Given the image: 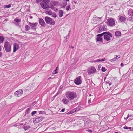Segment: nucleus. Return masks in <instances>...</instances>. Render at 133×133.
<instances>
[{
	"label": "nucleus",
	"mask_w": 133,
	"mask_h": 133,
	"mask_svg": "<svg viewBox=\"0 0 133 133\" xmlns=\"http://www.w3.org/2000/svg\"><path fill=\"white\" fill-rule=\"evenodd\" d=\"M65 95L67 98L70 100H72L76 98L77 96V95L75 92L71 91L67 92L66 93Z\"/></svg>",
	"instance_id": "1"
},
{
	"label": "nucleus",
	"mask_w": 133,
	"mask_h": 133,
	"mask_svg": "<svg viewBox=\"0 0 133 133\" xmlns=\"http://www.w3.org/2000/svg\"><path fill=\"white\" fill-rule=\"evenodd\" d=\"M103 34H104V39L107 41H109L110 40V36L112 37L113 36L112 34L111 33L107 32H103Z\"/></svg>",
	"instance_id": "2"
},
{
	"label": "nucleus",
	"mask_w": 133,
	"mask_h": 133,
	"mask_svg": "<svg viewBox=\"0 0 133 133\" xmlns=\"http://www.w3.org/2000/svg\"><path fill=\"white\" fill-rule=\"evenodd\" d=\"M45 21L47 24L51 25H54L55 24V21L50 17L46 16L45 17Z\"/></svg>",
	"instance_id": "3"
},
{
	"label": "nucleus",
	"mask_w": 133,
	"mask_h": 133,
	"mask_svg": "<svg viewBox=\"0 0 133 133\" xmlns=\"http://www.w3.org/2000/svg\"><path fill=\"white\" fill-rule=\"evenodd\" d=\"M4 47L6 51L7 52H10L11 51V46L10 43L8 42H5Z\"/></svg>",
	"instance_id": "4"
},
{
	"label": "nucleus",
	"mask_w": 133,
	"mask_h": 133,
	"mask_svg": "<svg viewBox=\"0 0 133 133\" xmlns=\"http://www.w3.org/2000/svg\"><path fill=\"white\" fill-rule=\"evenodd\" d=\"M96 70L94 66H91L87 70L88 73L89 74H94L96 72Z\"/></svg>",
	"instance_id": "5"
},
{
	"label": "nucleus",
	"mask_w": 133,
	"mask_h": 133,
	"mask_svg": "<svg viewBox=\"0 0 133 133\" xmlns=\"http://www.w3.org/2000/svg\"><path fill=\"white\" fill-rule=\"evenodd\" d=\"M102 24H101V25L99 27V30L98 31V33H100L102 31H107V30L106 27V25L104 24L102 25Z\"/></svg>",
	"instance_id": "6"
},
{
	"label": "nucleus",
	"mask_w": 133,
	"mask_h": 133,
	"mask_svg": "<svg viewBox=\"0 0 133 133\" xmlns=\"http://www.w3.org/2000/svg\"><path fill=\"white\" fill-rule=\"evenodd\" d=\"M107 24L110 26H114L115 24L114 20L112 18L109 19L107 20Z\"/></svg>",
	"instance_id": "7"
},
{
	"label": "nucleus",
	"mask_w": 133,
	"mask_h": 133,
	"mask_svg": "<svg viewBox=\"0 0 133 133\" xmlns=\"http://www.w3.org/2000/svg\"><path fill=\"white\" fill-rule=\"evenodd\" d=\"M104 34L103 33L98 34L97 35V37L96 39V41L97 42H102L103 41V39L102 38V37L104 35Z\"/></svg>",
	"instance_id": "8"
},
{
	"label": "nucleus",
	"mask_w": 133,
	"mask_h": 133,
	"mask_svg": "<svg viewBox=\"0 0 133 133\" xmlns=\"http://www.w3.org/2000/svg\"><path fill=\"white\" fill-rule=\"evenodd\" d=\"M48 3H44V2H41L40 3V5L43 9H47L48 8H49V5L48 4Z\"/></svg>",
	"instance_id": "9"
},
{
	"label": "nucleus",
	"mask_w": 133,
	"mask_h": 133,
	"mask_svg": "<svg viewBox=\"0 0 133 133\" xmlns=\"http://www.w3.org/2000/svg\"><path fill=\"white\" fill-rule=\"evenodd\" d=\"M34 119L35 118H34ZM43 119V117L41 116L39 117H38L36 118H35V119H34V123H35L39 122L41 121Z\"/></svg>",
	"instance_id": "10"
},
{
	"label": "nucleus",
	"mask_w": 133,
	"mask_h": 133,
	"mask_svg": "<svg viewBox=\"0 0 133 133\" xmlns=\"http://www.w3.org/2000/svg\"><path fill=\"white\" fill-rule=\"evenodd\" d=\"M23 93V91L21 89H20L15 92L14 94L16 96L19 97L21 96Z\"/></svg>",
	"instance_id": "11"
},
{
	"label": "nucleus",
	"mask_w": 133,
	"mask_h": 133,
	"mask_svg": "<svg viewBox=\"0 0 133 133\" xmlns=\"http://www.w3.org/2000/svg\"><path fill=\"white\" fill-rule=\"evenodd\" d=\"M81 77L79 76L78 77L76 78L74 81V83L76 85H78L80 84L82 82L81 80Z\"/></svg>",
	"instance_id": "12"
},
{
	"label": "nucleus",
	"mask_w": 133,
	"mask_h": 133,
	"mask_svg": "<svg viewBox=\"0 0 133 133\" xmlns=\"http://www.w3.org/2000/svg\"><path fill=\"white\" fill-rule=\"evenodd\" d=\"M39 22L40 24L42 27H44L46 26L44 20L42 18H39Z\"/></svg>",
	"instance_id": "13"
},
{
	"label": "nucleus",
	"mask_w": 133,
	"mask_h": 133,
	"mask_svg": "<svg viewBox=\"0 0 133 133\" xmlns=\"http://www.w3.org/2000/svg\"><path fill=\"white\" fill-rule=\"evenodd\" d=\"M29 25L32 27L31 29L34 30L36 29V27L38 25L37 23L36 22L33 23L29 22Z\"/></svg>",
	"instance_id": "14"
},
{
	"label": "nucleus",
	"mask_w": 133,
	"mask_h": 133,
	"mask_svg": "<svg viewBox=\"0 0 133 133\" xmlns=\"http://www.w3.org/2000/svg\"><path fill=\"white\" fill-rule=\"evenodd\" d=\"M19 46L17 43H15L13 45V52H15L17 50L19 49Z\"/></svg>",
	"instance_id": "15"
},
{
	"label": "nucleus",
	"mask_w": 133,
	"mask_h": 133,
	"mask_svg": "<svg viewBox=\"0 0 133 133\" xmlns=\"http://www.w3.org/2000/svg\"><path fill=\"white\" fill-rule=\"evenodd\" d=\"M119 20L122 22H124L126 20V18L125 17L122 16H119Z\"/></svg>",
	"instance_id": "16"
},
{
	"label": "nucleus",
	"mask_w": 133,
	"mask_h": 133,
	"mask_svg": "<svg viewBox=\"0 0 133 133\" xmlns=\"http://www.w3.org/2000/svg\"><path fill=\"white\" fill-rule=\"evenodd\" d=\"M115 35L117 37H119L121 35V32L119 31H117L115 33Z\"/></svg>",
	"instance_id": "17"
},
{
	"label": "nucleus",
	"mask_w": 133,
	"mask_h": 133,
	"mask_svg": "<svg viewBox=\"0 0 133 133\" xmlns=\"http://www.w3.org/2000/svg\"><path fill=\"white\" fill-rule=\"evenodd\" d=\"M62 102L65 104H67L69 102L68 99L66 98H64L62 99Z\"/></svg>",
	"instance_id": "18"
},
{
	"label": "nucleus",
	"mask_w": 133,
	"mask_h": 133,
	"mask_svg": "<svg viewBox=\"0 0 133 133\" xmlns=\"http://www.w3.org/2000/svg\"><path fill=\"white\" fill-rule=\"evenodd\" d=\"M128 14L129 15L131 16H133V10L131 9H130L128 11Z\"/></svg>",
	"instance_id": "19"
},
{
	"label": "nucleus",
	"mask_w": 133,
	"mask_h": 133,
	"mask_svg": "<svg viewBox=\"0 0 133 133\" xmlns=\"http://www.w3.org/2000/svg\"><path fill=\"white\" fill-rule=\"evenodd\" d=\"M106 59L105 58H104L101 59H99L97 60H96L94 61H93L92 62H100V61H103L106 60Z\"/></svg>",
	"instance_id": "20"
},
{
	"label": "nucleus",
	"mask_w": 133,
	"mask_h": 133,
	"mask_svg": "<svg viewBox=\"0 0 133 133\" xmlns=\"http://www.w3.org/2000/svg\"><path fill=\"white\" fill-rule=\"evenodd\" d=\"M63 14V11L61 10H60L59 11V15L60 17H62Z\"/></svg>",
	"instance_id": "21"
},
{
	"label": "nucleus",
	"mask_w": 133,
	"mask_h": 133,
	"mask_svg": "<svg viewBox=\"0 0 133 133\" xmlns=\"http://www.w3.org/2000/svg\"><path fill=\"white\" fill-rule=\"evenodd\" d=\"M77 110V109L75 108L71 110L70 112L67 113V114H71L75 112Z\"/></svg>",
	"instance_id": "22"
},
{
	"label": "nucleus",
	"mask_w": 133,
	"mask_h": 133,
	"mask_svg": "<svg viewBox=\"0 0 133 133\" xmlns=\"http://www.w3.org/2000/svg\"><path fill=\"white\" fill-rule=\"evenodd\" d=\"M26 124H24V125L23 126V128L25 129V130H27L28 129H29L30 128V126H29L28 125H25Z\"/></svg>",
	"instance_id": "23"
},
{
	"label": "nucleus",
	"mask_w": 133,
	"mask_h": 133,
	"mask_svg": "<svg viewBox=\"0 0 133 133\" xmlns=\"http://www.w3.org/2000/svg\"><path fill=\"white\" fill-rule=\"evenodd\" d=\"M4 38L3 36H0V44L2 43L4 40Z\"/></svg>",
	"instance_id": "24"
},
{
	"label": "nucleus",
	"mask_w": 133,
	"mask_h": 133,
	"mask_svg": "<svg viewBox=\"0 0 133 133\" xmlns=\"http://www.w3.org/2000/svg\"><path fill=\"white\" fill-rule=\"evenodd\" d=\"M58 66H57L55 70H54V71H53V74H56V73H58V72H57V70H58Z\"/></svg>",
	"instance_id": "25"
},
{
	"label": "nucleus",
	"mask_w": 133,
	"mask_h": 133,
	"mask_svg": "<svg viewBox=\"0 0 133 133\" xmlns=\"http://www.w3.org/2000/svg\"><path fill=\"white\" fill-rule=\"evenodd\" d=\"M67 4V2H65L63 3L62 8H64L66 6Z\"/></svg>",
	"instance_id": "26"
},
{
	"label": "nucleus",
	"mask_w": 133,
	"mask_h": 133,
	"mask_svg": "<svg viewBox=\"0 0 133 133\" xmlns=\"http://www.w3.org/2000/svg\"><path fill=\"white\" fill-rule=\"evenodd\" d=\"M25 30L26 31H29L30 29V28L29 27L28 25H26L25 27Z\"/></svg>",
	"instance_id": "27"
},
{
	"label": "nucleus",
	"mask_w": 133,
	"mask_h": 133,
	"mask_svg": "<svg viewBox=\"0 0 133 133\" xmlns=\"http://www.w3.org/2000/svg\"><path fill=\"white\" fill-rule=\"evenodd\" d=\"M14 21L17 23L20 22H21V20L19 19H17L16 18H15L14 19Z\"/></svg>",
	"instance_id": "28"
},
{
	"label": "nucleus",
	"mask_w": 133,
	"mask_h": 133,
	"mask_svg": "<svg viewBox=\"0 0 133 133\" xmlns=\"http://www.w3.org/2000/svg\"><path fill=\"white\" fill-rule=\"evenodd\" d=\"M46 14L50 15H51L52 14V12H51V11H46Z\"/></svg>",
	"instance_id": "29"
},
{
	"label": "nucleus",
	"mask_w": 133,
	"mask_h": 133,
	"mask_svg": "<svg viewBox=\"0 0 133 133\" xmlns=\"http://www.w3.org/2000/svg\"><path fill=\"white\" fill-rule=\"evenodd\" d=\"M101 70H102V71L103 72H105L106 70V69L105 67H102V68L101 69Z\"/></svg>",
	"instance_id": "30"
},
{
	"label": "nucleus",
	"mask_w": 133,
	"mask_h": 133,
	"mask_svg": "<svg viewBox=\"0 0 133 133\" xmlns=\"http://www.w3.org/2000/svg\"><path fill=\"white\" fill-rule=\"evenodd\" d=\"M52 3L54 6H56L58 3V2L57 1H54L52 2Z\"/></svg>",
	"instance_id": "31"
},
{
	"label": "nucleus",
	"mask_w": 133,
	"mask_h": 133,
	"mask_svg": "<svg viewBox=\"0 0 133 133\" xmlns=\"http://www.w3.org/2000/svg\"><path fill=\"white\" fill-rule=\"evenodd\" d=\"M106 84H109L110 86L111 85L112 83L111 82L109 81H106Z\"/></svg>",
	"instance_id": "32"
},
{
	"label": "nucleus",
	"mask_w": 133,
	"mask_h": 133,
	"mask_svg": "<svg viewBox=\"0 0 133 133\" xmlns=\"http://www.w3.org/2000/svg\"><path fill=\"white\" fill-rule=\"evenodd\" d=\"M31 108H28L26 110V113L27 114H28L29 113L30 110L31 109Z\"/></svg>",
	"instance_id": "33"
},
{
	"label": "nucleus",
	"mask_w": 133,
	"mask_h": 133,
	"mask_svg": "<svg viewBox=\"0 0 133 133\" xmlns=\"http://www.w3.org/2000/svg\"><path fill=\"white\" fill-rule=\"evenodd\" d=\"M11 5L10 4H9V5H5L4 6V7L6 8H8L11 7Z\"/></svg>",
	"instance_id": "34"
},
{
	"label": "nucleus",
	"mask_w": 133,
	"mask_h": 133,
	"mask_svg": "<svg viewBox=\"0 0 133 133\" xmlns=\"http://www.w3.org/2000/svg\"><path fill=\"white\" fill-rule=\"evenodd\" d=\"M50 6L49 7V8H51L52 9H54V5H52L51 3L50 4Z\"/></svg>",
	"instance_id": "35"
},
{
	"label": "nucleus",
	"mask_w": 133,
	"mask_h": 133,
	"mask_svg": "<svg viewBox=\"0 0 133 133\" xmlns=\"http://www.w3.org/2000/svg\"><path fill=\"white\" fill-rule=\"evenodd\" d=\"M50 0H43L42 2H44V3H48Z\"/></svg>",
	"instance_id": "36"
},
{
	"label": "nucleus",
	"mask_w": 133,
	"mask_h": 133,
	"mask_svg": "<svg viewBox=\"0 0 133 133\" xmlns=\"http://www.w3.org/2000/svg\"><path fill=\"white\" fill-rule=\"evenodd\" d=\"M117 59V58L116 57H115L114 58H113L111 59L110 61L111 62H112V61H116Z\"/></svg>",
	"instance_id": "37"
},
{
	"label": "nucleus",
	"mask_w": 133,
	"mask_h": 133,
	"mask_svg": "<svg viewBox=\"0 0 133 133\" xmlns=\"http://www.w3.org/2000/svg\"><path fill=\"white\" fill-rule=\"evenodd\" d=\"M39 114H45V113L44 111H40L39 112Z\"/></svg>",
	"instance_id": "38"
},
{
	"label": "nucleus",
	"mask_w": 133,
	"mask_h": 133,
	"mask_svg": "<svg viewBox=\"0 0 133 133\" xmlns=\"http://www.w3.org/2000/svg\"><path fill=\"white\" fill-rule=\"evenodd\" d=\"M37 113V111H33L31 113V114L33 116Z\"/></svg>",
	"instance_id": "39"
},
{
	"label": "nucleus",
	"mask_w": 133,
	"mask_h": 133,
	"mask_svg": "<svg viewBox=\"0 0 133 133\" xmlns=\"http://www.w3.org/2000/svg\"><path fill=\"white\" fill-rule=\"evenodd\" d=\"M70 7V5H68V6H67V7L66 9V10L68 11Z\"/></svg>",
	"instance_id": "40"
},
{
	"label": "nucleus",
	"mask_w": 133,
	"mask_h": 133,
	"mask_svg": "<svg viewBox=\"0 0 133 133\" xmlns=\"http://www.w3.org/2000/svg\"><path fill=\"white\" fill-rule=\"evenodd\" d=\"M52 16L54 18H56L57 17V15L55 13H54L52 15Z\"/></svg>",
	"instance_id": "41"
},
{
	"label": "nucleus",
	"mask_w": 133,
	"mask_h": 133,
	"mask_svg": "<svg viewBox=\"0 0 133 133\" xmlns=\"http://www.w3.org/2000/svg\"><path fill=\"white\" fill-rule=\"evenodd\" d=\"M120 56L119 55H116V57L117 58V59H118V58H120Z\"/></svg>",
	"instance_id": "42"
},
{
	"label": "nucleus",
	"mask_w": 133,
	"mask_h": 133,
	"mask_svg": "<svg viewBox=\"0 0 133 133\" xmlns=\"http://www.w3.org/2000/svg\"><path fill=\"white\" fill-rule=\"evenodd\" d=\"M43 0H36V3H38L39 2H41Z\"/></svg>",
	"instance_id": "43"
},
{
	"label": "nucleus",
	"mask_w": 133,
	"mask_h": 133,
	"mask_svg": "<svg viewBox=\"0 0 133 133\" xmlns=\"http://www.w3.org/2000/svg\"><path fill=\"white\" fill-rule=\"evenodd\" d=\"M101 65H99L98 67V70H99L101 68Z\"/></svg>",
	"instance_id": "44"
},
{
	"label": "nucleus",
	"mask_w": 133,
	"mask_h": 133,
	"mask_svg": "<svg viewBox=\"0 0 133 133\" xmlns=\"http://www.w3.org/2000/svg\"><path fill=\"white\" fill-rule=\"evenodd\" d=\"M129 20L130 21H133V17H130L129 18Z\"/></svg>",
	"instance_id": "45"
},
{
	"label": "nucleus",
	"mask_w": 133,
	"mask_h": 133,
	"mask_svg": "<svg viewBox=\"0 0 133 133\" xmlns=\"http://www.w3.org/2000/svg\"><path fill=\"white\" fill-rule=\"evenodd\" d=\"M53 10L55 11H56L58 10V9L55 7H54V9Z\"/></svg>",
	"instance_id": "46"
},
{
	"label": "nucleus",
	"mask_w": 133,
	"mask_h": 133,
	"mask_svg": "<svg viewBox=\"0 0 133 133\" xmlns=\"http://www.w3.org/2000/svg\"><path fill=\"white\" fill-rule=\"evenodd\" d=\"M59 94L58 92L54 96V97L55 98L56 96H57Z\"/></svg>",
	"instance_id": "47"
},
{
	"label": "nucleus",
	"mask_w": 133,
	"mask_h": 133,
	"mask_svg": "<svg viewBox=\"0 0 133 133\" xmlns=\"http://www.w3.org/2000/svg\"><path fill=\"white\" fill-rule=\"evenodd\" d=\"M87 130L89 132H92V130H91L88 129Z\"/></svg>",
	"instance_id": "48"
},
{
	"label": "nucleus",
	"mask_w": 133,
	"mask_h": 133,
	"mask_svg": "<svg viewBox=\"0 0 133 133\" xmlns=\"http://www.w3.org/2000/svg\"><path fill=\"white\" fill-rule=\"evenodd\" d=\"M128 127L127 126H124L123 127V128L126 129H128Z\"/></svg>",
	"instance_id": "49"
},
{
	"label": "nucleus",
	"mask_w": 133,
	"mask_h": 133,
	"mask_svg": "<svg viewBox=\"0 0 133 133\" xmlns=\"http://www.w3.org/2000/svg\"><path fill=\"white\" fill-rule=\"evenodd\" d=\"M65 110V108L63 109H62L61 110V112H63Z\"/></svg>",
	"instance_id": "50"
},
{
	"label": "nucleus",
	"mask_w": 133,
	"mask_h": 133,
	"mask_svg": "<svg viewBox=\"0 0 133 133\" xmlns=\"http://www.w3.org/2000/svg\"><path fill=\"white\" fill-rule=\"evenodd\" d=\"M70 30L69 31V33L68 34V35H67L66 36V37H69V36H68V35H69L70 34Z\"/></svg>",
	"instance_id": "51"
},
{
	"label": "nucleus",
	"mask_w": 133,
	"mask_h": 133,
	"mask_svg": "<svg viewBox=\"0 0 133 133\" xmlns=\"http://www.w3.org/2000/svg\"><path fill=\"white\" fill-rule=\"evenodd\" d=\"M91 102V99H89L88 101V103L90 105V103Z\"/></svg>",
	"instance_id": "52"
},
{
	"label": "nucleus",
	"mask_w": 133,
	"mask_h": 133,
	"mask_svg": "<svg viewBox=\"0 0 133 133\" xmlns=\"http://www.w3.org/2000/svg\"><path fill=\"white\" fill-rule=\"evenodd\" d=\"M2 53L0 52V57H1L2 56Z\"/></svg>",
	"instance_id": "53"
},
{
	"label": "nucleus",
	"mask_w": 133,
	"mask_h": 133,
	"mask_svg": "<svg viewBox=\"0 0 133 133\" xmlns=\"http://www.w3.org/2000/svg\"><path fill=\"white\" fill-rule=\"evenodd\" d=\"M121 66H123L124 65V64L123 63H122L121 64Z\"/></svg>",
	"instance_id": "54"
},
{
	"label": "nucleus",
	"mask_w": 133,
	"mask_h": 133,
	"mask_svg": "<svg viewBox=\"0 0 133 133\" xmlns=\"http://www.w3.org/2000/svg\"><path fill=\"white\" fill-rule=\"evenodd\" d=\"M30 18L31 19H32L33 18L32 16H30Z\"/></svg>",
	"instance_id": "55"
},
{
	"label": "nucleus",
	"mask_w": 133,
	"mask_h": 133,
	"mask_svg": "<svg viewBox=\"0 0 133 133\" xmlns=\"http://www.w3.org/2000/svg\"><path fill=\"white\" fill-rule=\"evenodd\" d=\"M2 50V48L1 46L0 45V51L1 50Z\"/></svg>",
	"instance_id": "56"
},
{
	"label": "nucleus",
	"mask_w": 133,
	"mask_h": 133,
	"mask_svg": "<svg viewBox=\"0 0 133 133\" xmlns=\"http://www.w3.org/2000/svg\"><path fill=\"white\" fill-rule=\"evenodd\" d=\"M70 47L72 48V49H73L74 48V47L73 46H70Z\"/></svg>",
	"instance_id": "57"
},
{
	"label": "nucleus",
	"mask_w": 133,
	"mask_h": 133,
	"mask_svg": "<svg viewBox=\"0 0 133 133\" xmlns=\"http://www.w3.org/2000/svg\"><path fill=\"white\" fill-rule=\"evenodd\" d=\"M128 118H127V117L126 118H125H125H124V119H125V120H127V119Z\"/></svg>",
	"instance_id": "58"
},
{
	"label": "nucleus",
	"mask_w": 133,
	"mask_h": 133,
	"mask_svg": "<svg viewBox=\"0 0 133 133\" xmlns=\"http://www.w3.org/2000/svg\"><path fill=\"white\" fill-rule=\"evenodd\" d=\"M53 78H51V77H50L48 79H52Z\"/></svg>",
	"instance_id": "59"
},
{
	"label": "nucleus",
	"mask_w": 133,
	"mask_h": 133,
	"mask_svg": "<svg viewBox=\"0 0 133 133\" xmlns=\"http://www.w3.org/2000/svg\"><path fill=\"white\" fill-rule=\"evenodd\" d=\"M131 128V127H128V129H130Z\"/></svg>",
	"instance_id": "60"
},
{
	"label": "nucleus",
	"mask_w": 133,
	"mask_h": 133,
	"mask_svg": "<svg viewBox=\"0 0 133 133\" xmlns=\"http://www.w3.org/2000/svg\"><path fill=\"white\" fill-rule=\"evenodd\" d=\"M127 118H128L129 117V115H128L127 116Z\"/></svg>",
	"instance_id": "61"
},
{
	"label": "nucleus",
	"mask_w": 133,
	"mask_h": 133,
	"mask_svg": "<svg viewBox=\"0 0 133 133\" xmlns=\"http://www.w3.org/2000/svg\"><path fill=\"white\" fill-rule=\"evenodd\" d=\"M106 77H105L104 78V81L106 79Z\"/></svg>",
	"instance_id": "62"
},
{
	"label": "nucleus",
	"mask_w": 133,
	"mask_h": 133,
	"mask_svg": "<svg viewBox=\"0 0 133 133\" xmlns=\"http://www.w3.org/2000/svg\"><path fill=\"white\" fill-rule=\"evenodd\" d=\"M102 18V17H98V18L99 19H101V18Z\"/></svg>",
	"instance_id": "63"
},
{
	"label": "nucleus",
	"mask_w": 133,
	"mask_h": 133,
	"mask_svg": "<svg viewBox=\"0 0 133 133\" xmlns=\"http://www.w3.org/2000/svg\"><path fill=\"white\" fill-rule=\"evenodd\" d=\"M91 96V94H89V96Z\"/></svg>",
	"instance_id": "64"
}]
</instances>
